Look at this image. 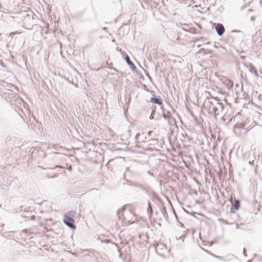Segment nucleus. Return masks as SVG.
Masks as SVG:
<instances>
[{"instance_id": "nucleus-6", "label": "nucleus", "mask_w": 262, "mask_h": 262, "mask_svg": "<svg viewBox=\"0 0 262 262\" xmlns=\"http://www.w3.org/2000/svg\"><path fill=\"white\" fill-rule=\"evenodd\" d=\"M240 206V202L238 200L235 201V202L233 204V207L235 209L238 210Z\"/></svg>"}, {"instance_id": "nucleus-12", "label": "nucleus", "mask_w": 262, "mask_h": 262, "mask_svg": "<svg viewBox=\"0 0 262 262\" xmlns=\"http://www.w3.org/2000/svg\"><path fill=\"white\" fill-rule=\"evenodd\" d=\"M17 33L16 32H14V33H12L11 34H17Z\"/></svg>"}, {"instance_id": "nucleus-2", "label": "nucleus", "mask_w": 262, "mask_h": 262, "mask_svg": "<svg viewBox=\"0 0 262 262\" xmlns=\"http://www.w3.org/2000/svg\"><path fill=\"white\" fill-rule=\"evenodd\" d=\"M75 212L70 211L65 214L63 218V222L69 227L72 229H75L74 225Z\"/></svg>"}, {"instance_id": "nucleus-8", "label": "nucleus", "mask_w": 262, "mask_h": 262, "mask_svg": "<svg viewBox=\"0 0 262 262\" xmlns=\"http://www.w3.org/2000/svg\"><path fill=\"white\" fill-rule=\"evenodd\" d=\"M24 17H25V19H26V18H28V17L30 19H33V16L31 13L27 14L26 15V16H24Z\"/></svg>"}, {"instance_id": "nucleus-4", "label": "nucleus", "mask_w": 262, "mask_h": 262, "mask_svg": "<svg viewBox=\"0 0 262 262\" xmlns=\"http://www.w3.org/2000/svg\"><path fill=\"white\" fill-rule=\"evenodd\" d=\"M150 102H151L153 103H156L159 105L162 104V101L161 100H160L159 98H151L150 99Z\"/></svg>"}, {"instance_id": "nucleus-1", "label": "nucleus", "mask_w": 262, "mask_h": 262, "mask_svg": "<svg viewBox=\"0 0 262 262\" xmlns=\"http://www.w3.org/2000/svg\"><path fill=\"white\" fill-rule=\"evenodd\" d=\"M118 215L120 218L127 223H132L134 222L133 218L134 214L131 208L128 206H124L123 208L118 211Z\"/></svg>"}, {"instance_id": "nucleus-10", "label": "nucleus", "mask_w": 262, "mask_h": 262, "mask_svg": "<svg viewBox=\"0 0 262 262\" xmlns=\"http://www.w3.org/2000/svg\"><path fill=\"white\" fill-rule=\"evenodd\" d=\"M230 201L231 202H233V198H232V196H231V197H230Z\"/></svg>"}, {"instance_id": "nucleus-7", "label": "nucleus", "mask_w": 262, "mask_h": 262, "mask_svg": "<svg viewBox=\"0 0 262 262\" xmlns=\"http://www.w3.org/2000/svg\"><path fill=\"white\" fill-rule=\"evenodd\" d=\"M125 59H126V62H127V63L129 65H133V62L130 61V60L128 56H126Z\"/></svg>"}, {"instance_id": "nucleus-3", "label": "nucleus", "mask_w": 262, "mask_h": 262, "mask_svg": "<svg viewBox=\"0 0 262 262\" xmlns=\"http://www.w3.org/2000/svg\"><path fill=\"white\" fill-rule=\"evenodd\" d=\"M215 28L219 35H222L225 32V28L221 24H217Z\"/></svg>"}, {"instance_id": "nucleus-9", "label": "nucleus", "mask_w": 262, "mask_h": 262, "mask_svg": "<svg viewBox=\"0 0 262 262\" xmlns=\"http://www.w3.org/2000/svg\"><path fill=\"white\" fill-rule=\"evenodd\" d=\"M239 127H238L237 125H236L234 126V129H233V130H234V132L235 133H237V130L238 129H239Z\"/></svg>"}, {"instance_id": "nucleus-11", "label": "nucleus", "mask_w": 262, "mask_h": 262, "mask_svg": "<svg viewBox=\"0 0 262 262\" xmlns=\"http://www.w3.org/2000/svg\"><path fill=\"white\" fill-rule=\"evenodd\" d=\"M151 133H152V132H151V131H149V132H148V136H150V135H151Z\"/></svg>"}, {"instance_id": "nucleus-5", "label": "nucleus", "mask_w": 262, "mask_h": 262, "mask_svg": "<svg viewBox=\"0 0 262 262\" xmlns=\"http://www.w3.org/2000/svg\"><path fill=\"white\" fill-rule=\"evenodd\" d=\"M162 247H164L165 248V250H166V247H165V246L162 245V244H158L156 248V251L160 254H163L162 253H160V249H162Z\"/></svg>"}]
</instances>
